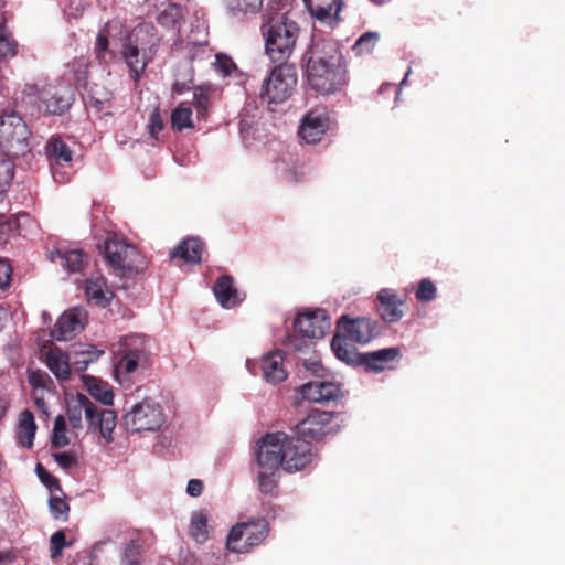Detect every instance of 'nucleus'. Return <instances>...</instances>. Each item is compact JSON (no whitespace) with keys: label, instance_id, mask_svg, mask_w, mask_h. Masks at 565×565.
Wrapping results in <instances>:
<instances>
[{"label":"nucleus","instance_id":"f257e3e1","mask_svg":"<svg viewBox=\"0 0 565 565\" xmlns=\"http://www.w3.org/2000/svg\"><path fill=\"white\" fill-rule=\"evenodd\" d=\"M305 58L308 85L317 93L337 94L348 84L344 58L334 43L313 42Z\"/></svg>","mask_w":565,"mask_h":565},{"label":"nucleus","instance_id":"f03ea898","mask_svg":"<svg viewBox=\"0 0 565 565\" xmlns=\"http://www.w3.org/2000/svg\"><path fill=\"white\" fill-rule=\"evenodd\" d=\"M66 416L72 433L83 429V417L87 423V431L98 434L97 443L102 446L114 443L117 415L111 409H99L86 395L77 393L67 401Z\"/></svg>","mask_w":565,"mask_h":565},{"label":"nucleus","instance_id":"7ed1b4c3","mask_svg":"<svg viewBox=\"0 0 565 565\" xmlns=\"http://www.w3.org/2000/svg\"><path fill=\"white\" fill-rule=\"evenodd\" d=\"M257 446L267 449L270 457L277 458L280 468L290 473L309 467L317 458L309 440L284 431L266 434Z\"/></svg>","mask_w":565,"mask_h":565},{"label":"nucleus","instance_id":"20e7f679","mask_svg":"<svg viewBox=\"0 0 565 565\" xmlns=\"http://www.w3.org/2000/svg\"><path fill=\"white\" fill-rule=\"evenodd\" d=\"M159 43L160 38L156 28L147 22L139 23L125 35L120 55L135 82L141 78L148 64L153 60Z\"/></svg>","mask_w":565,"mask_h":565},{"label":"nucleus","instance_id":"39448f33","mask_svg":"<svg viewBox=\"0 0 565 565\" xmlns=\"http://www.w3.org/2000/svg\"><path fill=\"white\" fill-rule=\"evenodd\" d=\"M298 25L285 18L271 19L264 26L265 50L273 63H286L291 56L298 38Z\"/></svg>","mask_w":565,"mask_h":565},{"label":"nucleus","instance_id":"423d86ee","mask_svg":"<svg viewBox=\"0 0 565 565\" xmlns=\"http://www.w3.org/2000/svg\"><path fill=\"white\" fill-rule=\"evenodd\" d=\"M167 422L164 407L153 398H143L134 404L124 415V423L131 434L159 431Z\"/></svg>","mask_w":565,"mask_h":565},{"label":"nucleus","instance_id":"0eeeda50","mask_svg":"<svg viewBox=\"0 0 565 565\" xmlns=\"http://www.w3.org/2000/svg\"><path fill=\"white\" fill-rule=\"evenodd\" d=\"M268 532L269 524L263 518L237 523L227 535L226 548L236 554L249 553L265 541Z\"/></svg>","mask_w":565,"mask_h":565},{"label":"nucleus","instance_id":"6e6552de","mask_svg":"<svg viewBox=\"0 0 565 565\" xmlns=\"http://www.w3.org/2000/svg\"><path fill=\"white\" fill-rule=\"evenodd\" d=\"M23 95L34 103L39 110L60 115L71 106V92L65 85L25 84Z\"/></svg>","mask_w":565,"mask_h":565},{"label":"nucleus","instance_id":"1a4fd4ad","mask_svg":"<svg viewBox=\"0 0 565 565\" xmlns=\"http://www.w3.org/2000/svg\"><path fill=\"white\" fill-rule=\"evenodd\" d=\"M29 127L15 113L0 116V149L9 157H19L29 151Z\"/></svg>","mask_w":565,"mask_h":565},{"label":"nucleus","instance_id":"9d476101","mask_svg":"<svg viewBox=\"0 0 565 565\" xmlns=\"http://www.w3.org/2000/svg\"><path fill=\"white\" fill-rule=\"evenodd\" d=\"M296 84L295 68L287 63H281L264 79L259 96L268 104H280L291 95Z\"/></svg>","mask_w":565,"mask_h":565},{"label":"nucleus","instance_id":"9b49d317","mask_svg":"<svg viewBox=\"0 0 565 565\" xmlns=\"http://www.w3.org/2000/svg\"><path fill=\"white\" fill-rule=\"evenodd\" d=\"M334 115L327 108H313L307 111L299 125L298 136L307 145H316L328 134L337 129Z\"/></svg>","mask_w":565,"mask_h":565},{"label":"nucleus","instance_id":"f8f14e48","mask_svg":"<svg viewBox=\"0 0 565 565\" xmlns=\"http://www.w3.org/2000/svg\"><path fill=\"white\" fill-rule=\"evenodd\" d=\"M124 345L127 347V351L115 364V376L117 380L122 374L127 375L138 370H146L150 365V353L146 348V338L143 335H128L124 339Z\"/></svg>","mask_w":565,"mask_h":565},{"label":"nucleus","instance_id":"ddd939ff","mask_svg":"<svg viewBox=\"0 0 565 565\" xmlns=\"http://www.w3.org/2000/svg\"><path fill=\"white\" fill-rule=\"evenodd\" d=\"M331 317L324 309H306L294 321L295 330L303 338L319 340L331 329Z\"/></svg>","mask_w":565,"mask_h":565},{"label":"nucleus","instance_id":"4468645a","mask_svg":"<svg viewBox=\"0 0 565 565\" xmlns=\"http://www.w3.org/2000/svg\"><path fill=\"white\" fill-rule=\"evenodd\" d=\"M108 264L118 271L132 270L138 267L139 253L134 245L118 237H108L104 245Z\"/></svg>","mask_w":565,"mask_h":565},{"label":"nucleus","instance_id":"2eb2a0df","mask_svg":"<svg viewBox=\"0 0 565 565\" xmlns=\"http://www.w3.org/2000/svg\"><path fill=\"white\" fill-rule=\"evenodd\" d=\"M334 414L331 412H312L296 426V435L310 443L335 433Z\"/></svg>","mask_w":565,"mask_h":565},{"label":"nucleus","instance_id":"dca6fc26","mask_svg":"<svg viewBox=\"0 0 565 565\" xmlns=\"http://www.w3.org/2000/svg\"><path fill=\"white\" fill-rule=\"evenodd\" d=\"M257 447L255 470L257 486L262 493L271 494L278 484L280 466L277 463V458L270 457L267 449Z\"/></svg>","mask_w":565,"mask_h":565},{"label":"nucleus","instance_id":"f3484780","mask_svg":"<svg viewBox=\"0 0 565 565\" xmlns=\"http://www.w3.org/2000/svg\"><path fill=\"white\" fill-rule=\"evenodd\" d=\"M338 332L351 342L366 344L379 333L377 323L370 318L349 319L343 316L338 321Z\"/></svg>","mask_w":565,"mask_h":565},{"label":"nucleus","instance_id":"a211bd4d","mask_svg":"<svg viewBox=\"0 0 565 565\" xmlns=\"http://www.w3.org/2000/svg\"><path fill=\"white\" fill-rule=\"evenodd\" d=\"M86 322V310L82 307H75L58 317L51 335L56 341L72 340L84 329Z\"/></svg>","mask_w":565,"mask_h":565},{"label":"nucleus","instance_id":"6ab92c4d","mask_svg":"<svg viewBox=\"0 0 565 565\" xmlns=\"http://www.w3.org/2000/svg\"><path fill=\"white\" fill-rule=\"evenodd\" d=\"M127 32L128 31L122 20H120L119 18H114L109 20L98 31L95 40L94 51L97 58L102 63H108L115 56L114 52L109 50V39H119L122 42Z\"/></svg>","mask_w":565,"mask_h":565},{"label":"nucleus","instance_id":"aec40b11","mask_svg":"<svg viewBox=\"0 0 565 565\" xmlns=\"http://www.w3.org/2000/svg\"><path fill=\"white\" fill-rule=\"evenodd\" d=\"M340 395V387L331 381H321L316 379L303 385L297 391L298 401H308L310 403L324 404L337 399Z\"/></svg>","mask_w":565,"mask_h":565},{"label":"nucleus","instance_id":"412c9836","mask_svg":"<svg viewBox=\"0 0 565 565\" xmlns=\"http://www.w3.org/2000/svg\"><path fill=\"white\" fill-rule=\"evenodd\" d=\"M309 14L328 26H334L339 21L342 8L341 0H303Z\"/></svg>","mask_w":565,"mask_h":565},{"label":"nucleus","instance_id":"4be33fe9","mask_svg":"<svg viewBox=\"0 0 565 565\" xmlns=\"http://www.w3.org/2000/svg\"><path fill=\"white\" fill-rule=\"evenodd\" d=\"M263 379L269 384H278L287 379L285 354L281 350L270 351L260 359Z\"/></svg>","mask_w":565,"mask_h":565},{"label":"nucleus","instance_id":"5701e85b","mask_svg":"<svg viewBox=\"0 0 565 565\" xmlns=\"http://www.w3.org/2000/svg\"><path fill=\"white\" fill-rule=\"evenodd\" d=\"M213 292L217 302L224 309H233L245 299V294L234 287L232 277L227 275L217 278Z\"/></svg>","mask_w":565,"mask_h":565},{"label":"nucleus","instance_id":"b1692460","mask_svg":"<svg viewBox=\"0 0 565 565\" xmlns=\"http://www.w3.org/2000/svg\"><path fill=\"white\" fill-rule=\"evenodd\" d=\"M379 313L386 322H396L403 317L401 306L403 301L398 298L395 290L383 288L377 294Z\"/></svg>","mask_w":565,"mask_h":565},{"label":"nucleus","instance_id":"393cba45","mask_svg":"<svg viewBox=\"0 0 565 565\" xmlns=\"http://www.w3.org/2000/svg\"><path fill=\"white\" fill-rule=\"evenodd\" d=\"M401 356V351L397 348H384L377 351L363 354L361 365L367 371L380 373L385 370L392 369L391 363L397 361Z\"/></svg>","mask_w":565,"mask_h":565},{"label":"nucleus","instance_id":"a878e982","mask_svg":"<svg viewBox=\"0 0 565 565\" xmlns=\"http://www.w3.org/2000/svg\"><path fill=\"white\" fill-rule=\"evenodd\" d=\"M354 342H351L342 333L338 332L334 334L331 341V349L334 355L348 365H358L362 363L363 354H360Z\"/></svg>","mask_w":565,"mask_h":565},{"label":"nucleus","instance_id":"bb28decb","mask_svg":"<svg viewBox=\"0 0 565 565\" xmlns=\"http://www.w3.org/2000/svg\"><path fill=\"white\" fill-rule=\"evenodd\" d=\"M45 364L54 376L60 381H65L71 374V362L67 353L58 347H51L45 353Z\"/></svg>","mask_w":565,"mask_h":565},{"label":"nucleus","instance_id":"cd10ccee","mask_svg":"<svg viewBox=\"0 0 565 565\" xmlns=\"http://www.w3.org/2000/svg\"><path fill=\"white\" fill-rule=\"evenodd\" d=\"M46 153L52 166L53 177L60 182L61 180L57 177L56 167L70 163L73 158V152L61 138L53 137L47 141Z\"/></svg>","mask_w":565,"mask_h":565},{"label":"nucleus","instance_id":"c85d7f7f","mask_svg":"<svg viewBox=\"0 0 565 565\" xmlns=\"http://www.w3.org/2000/svg\"><path fill=\"white\" fill-rule=\"evenodd\" d=\"M203 244L199 238L190 237L182 241L171 253V258H181L188 264H199L202 258Z\"/></svg>","mask_w":565,"mask_h":565},{"label":"nucleus","instance_id":"c756f323","mask_svg":"<svg viewBox=\"0 0 565 565\" xmlns=\"http://www.w3.org/2000/svg\"><path fill=\"white\" fill-rule=\"evenodd\" d=\"M85 294L89 302L99 307H106L114 294L108 289L106 280L103 277H92L86 280Z\"/></svg>","mask_w":565,"mask_h":565},{"label":"nucleus","instance_id":"7c9ffc66","mask_svg":"<svg viewBox=\"0 0 565 565\" xmlns=\"http://www.w3.org/2000/svg\"><path fill=\"white\" fill-rule=\"evenodd\" d=\"M50 259L61 265L68 274L77 273L84 267V255L81 249L50 252Z\"/></svg>","mask_w":565,"mask_h":565},{"label":"nucleus","instance_id":"2f4dec72","mask_svg":"<svg viewBox=\"0 0 565 565\" xmlns=\"http://www.w3.org/2000/svg\"><path fill=\"white\" fill-rule=\"evenodd\" d=\"M36 433V424L33 414L25 409L20 413L17 426V438L21 446L32 448Z\"/></svg>","mask_w":565,"mask_h":565},{"label":"nucleus","instance_id":"473e14b6","mask_svg":"<svg viewBox=\"0 0 565 565\" xmlns=\"http://www.w3.org/2000/svg\"><path fill=\"white\" fill-rule=\"evenodd\" d=\"M83 382L87 392L95 399L107 406L113 405L114 392L111 386L107 382H104L100 379L89 375H84Z\"/></svg>","mask_w":565,"mask_h":565},{"label":"nucleus","instance_id":"72a5a7b5","mask_svg":"<svg viewBox=\"0 0 565 565\" xmlns=\"http://www.w3.org/2000/svg\"><path fill=\"white\" fill-rule=\"evenodd\" d=\"M215 90L210 85L193 87V106L199 120H206L209 117L212 99Z\"/></svg>","mask_w":565,"mask_h":565},{"label":"nucleus","instance_id":"f704fd0d","mask_svg":"<svg viewBox=\"0 0 565 565\" xmlns=\"http://www.w3.org/2000/svg\"><path fill=\"white\" fill-rule=\"evenodd\" d=\"M264 0H224L227 13L236 19H245L257 14Z\"/></svg>","mask_w":565,"mask_h":565},{"label":"nucleus","instance_id":"c9c22d12","mask_svg":"<svg viewBox=\"0 0 565 565\" xmlns=\"http://www.w3.org/2000/svg\"><path fill=\"white\" fill-rule=\"evenodd\" d=\"M192 109L185 103L179 104L171 113V126L175 130L190 129L194 127Z\"/></svg>","mask_w":565,"mask_h":565},{"label":"nucleus","instance_id":"e433bc0d","mask_svg":"<svg viewBox=\"0 0 565 565\" xmlns=\"http://www.w3.org/2000/svg\"><path fill=\"white\" fill-rule=\"evenodd\" d=\"M190 535L198 543H204L209 539L207 516L202 511H195L190 519Z\"/></svg>","mask_w":565,"mask_h":565},{"label":"nucleus","instance_id":"4c0bfd02","mask_svg":"<svg viewBox=\"0 0 565 565\" xmlns=\"http://www.w3.org/2000/svg\"><path fill=\"white\" fill-rule=\"evenodd\" d=\"M51 441L56 448L65 447L71 441V438L67 435L66 419L63 415L55 417Z\"/></svg>","mask_w":565,"mask_h":565},{"label":"nucleus","instance_id":"58836bf2","mask_svg":"<svg viewBox=\"0 0 565 565\" xmlns=\"http://www.w3.org/2000/svg\"><path fill=\"white\" fill-rule=\"evenodd\" d=\"M379 34L376 32H365L355 42L353 50L356 54H369L375 47L379 41Z\"/></svg>","mask_w":565,"mask_h":565},{"label":"nucleus","instance_id":"ea45409f","mask_svg":"<svg viewBox=\"0 0 565 565\" xmlns=\"http://www.w3.org/2000/svg\"><path fill=\"white\" fill-rule=\"evenodd\" d=\"M14 175V163L10 158H0V194L7 191Z\"/></svg>","mask_w":565,"mask_h":565},{"label":"nucleus","instance_id":"a19ab883","mask_svg":"<svg viewBox=\"0 0 565 565\" xmlns=\"http://www.w3.org/2000/svg\"><path fill=\"white\" fill-rule=\"evenodd\" d=\"M181 18V10L177 4H169L158 15V22L163 28H172L178 24Z\"/></svg>","mask_w":565,"mask_h":565},{"label":"nucleus","instance_id":"79ce46f5","mask_svg":"<svg viewBox=\"0 0 565 565\" xmlns=\"http://www.w3.org/2000/svg\"><path fill=\"white\" fill-rule=\"evenodd\" d=\"M213 67L214 71L223 77L231 76L233 73L237 72V67L232 58L223 53L215 55Z\"/></svg>","mask_w":565,"mask_h":565},{"label":"nucleus","instance_id":"37998d69","mask_svg":"<svg viewBox=\"0 0 565 565\" xmlns=\"http://www.w3.org/2000/svg\"><path fill=\"white\" fill-rule=\"evenodd\" d=\"M436 296L437 288L435 284L428 278H423L418 284V288L416 290V298L419 301H431L436 298Z\"/></svg>","mask_w":565,"mask_h":565},{"label":"nucleus","instance_id":"c03bdc74","mask_svg":"<svg viewBox=\"0 0 565 565\" xmlns=\"http://www.w3.org/2000/svg\"><path fill=\"white\" fill-rule=\"evenodd\" d=\"M50 512L56 520L65 521L68 516L70 507L60 497H51L49 500Z\"/></svg>","mask_w":565,"mask_h":565},{"label":"nucleus","instance_id":"a18cd8bd","mask_svg":"<svg viewBox=\"0 0 565 565\" xmlns=\"http://www.w3.org/2000/svg\"><path fill=\"white\" fill-rule=\"evenodd\" d=\"M211 56V50L207 47L206 40L193 42L188 52L189 60L193 63L195 61H203Z\"/></svg>","mask_w":565,"mask_h":565},{"label":"nucleus","instance_id":"49530a36","mask_svg":"<svg viewBox=\"0 0 565 565\" xmlns=\"http://www.w3.org/2000/svg\"><path fill=\"white\" fill-rule=\"evenodd\" d=\"M163 122L158 108H154L150 116L148 122V132L152 139H158L159 132L162 130Z\"/></svg>","mask_w":565,"mask_h":565},{"label":"nucleus","instance_id":"de8ad7c7","mask_svg":"<svg viewBox=\"0 0 565 565\" xmlns=\"http://www.w3.org/2000/svg\"><path fill=\"white\" fill-rule=\"evenodd\" d=\"M15 44L10 41L3 26H0V57L15 55Z\"/></svg>","mask_w":565,"mask_h":565},{"label":"nucleus","instance_id":"09e8293b","mask_svg":"<svg viewBox=\"0 0 565 565\" xmlns=\"http://www.w3.org/2000/svg\"><path fill=\"white\" fill-rule=\"evenodd\" d=\"M53 458L64 470H68L76 465V456L70 451L53 454Z\"/></svg>","mask_w":565,"mask_h":565},{"label":"nucleus","instance_id":"8fccbe9b","mask_svg":"<svg viewBox=\"0 0 565 565\" xmlns=\"http://www.w3.org/2000/svg\"><path fill=\"white\" fill-rule=\"evenodd\" d=\"M65 534L63 531H57L51 536V556L56 558L61 555L62 548L65 546Z\"/></svg>","mask_w":565,"mask_h":565},{"label":"nucleus","instance_id":"3c124183","mask_svg":"<svg viewBox=\"0 0 565 565\" xmlns=\"http://www.w3.org/2000/svg\"><path fill=\"white\" fill-rule=\"evenodd\" d=\"M99 356L100 352H93L92 358H83L78 355V352H76L72 362V366L76 372H83L87 369L88 364H90L94 361H97Z\"/></svg>","mask_w":565,"mask_h":565},{"label":"nucleus","instance_id":"603ef678","mask_svg":"<svg viewBox=\"0 0 565 565\" xmlns=\"http://www.w3.org/2000/svg\"><path fill=\"white\" fill-rule=\"evenodd\" d=\"M17 226L22 233L23 231L32 230L33 227H36V224L34 220L30 216L28 213H20L17 215Z\"/></svg>","mask_w":565,"mask_h":565},{"label":"nucleus","instance_id":"864d4df0","mask_svg":"<svg viewBox=\"0 0 565 565\" xmlns=\"http://www.w3.org/2000/svg\"><path fill=\"white\" fill-rule=\"evenodd\" d=\"M10 278H11L10 265L6 260L0 259V289H4L9 286Z\"/></svg>","mask_w":565,"mask_h":565},{"label":"nucleus","instance_id":"5fc2aeb1","mask_svg":"<svg viewBox=\"0 0 565 565\" xmlns=\"http://www.w3.org/2000/svg\"><path fill=\"white\" fill-rule=\"evenodd\" d=\"M204 489L203 482L200 479H191L186 486V493L190 497L198 498L202 494Z\"/></svg>","mask_w":565,"mask_h":565},{"label":"nucleus","instance_id":"6e6d98bb","mask_svg":"<svg viewBox=\"0 0 565 565\" xmlns=\"http://www.w3.org/2000/svg\"><path fill=\"white\" fill-rule=\"evenodd\" d=\"M303 367L306 371L315 375L316 377L322 376L323 367L318 360H303L302 362Z\"/></svg>","mask_w":565,"mask_h":565},{"label":"nucleus","instance_id":"4d7b16f0","mask_svg":"<svg viewBox=\"0 0 565 565\" xmlns=\"http://www.w3.org/2000/svg\"><path fill=\"white\" fill-rule=\"evenodd\" d=\"M124 557L129 565H137L139 563V547L134 544L128 546L125 550Z\"/></svg>","mask_w":565,"mask_h":565},{"label":"nucleus","instance_id":"13d9d810","mask_svg":"<svg viewBox=\"0 0 565 565\" xmlns=\"http://www.w3.org/2000/svg\"><path fill=\"white\" fill-rule=\"evenodd\" d=\"M29 382L34 387H43L44 386V380L40 373L32 372L29 375Z\"/></svg>","mask_w":565,"mask_h":565},{"label":"nucleus","instance_id":"bf43d9fd","mask_svg":"<svg viewBox=\"0 0 565 565\" xmlns=\"http://www.w3.org/2000/svg\"><path fill=\"white\" fill-rule=\"evenodd\" d=\"M42 481L46 484V487L53 491L54 489L57 491H61L58 482L52 478L51 476H46L45 478H42Z\"/></svg>","mask_w":565,"mask_h":565},{"label":"nucleus","instance_id":"052dcab7","mask_svg":"<svg viewBox=\"0 0 565 565\" xmlns=\"http://www.w3.org/2000/svg\"><path fill=\"white\" fill-rule=\"evenodd\" d=\"M285 180L288 182H297L299 180L298 172L296 168H291L286 171Z\"/></svg>","mask_w":565,"mask_h":565},{"label":"nucleus","instance_id":"680f3d73","mask_svg":"<svg viewBox=\"0 0 565 565\" xmlns=\"http://www.w3.org/2000/svg\"><path fill=\"white\" fill-rule=\"evenodd\" d=\"M188 89H189V87L186 86V84L180 83V82L174 83V85L172 87V90L178 95L183 94Z\"/></svg>","mask_w":565,"mask_h":565},{"label":"nucleus","instance_id":"e2e57ef3","mask_svg":"<svg viewBox=\"0 0 565 565\" xmlns=\"http://www.w3.org/2000/svg\"><path fill=\"white\" fill-rule=\"evenodd\" d=\"M93 352H100V355L104 353L103 350H96L94 347H88L85 351L78 352V355L83 358H92Z\"/></svg>","mask_w":565,"mask_h":565},{"label":"nucleus","instance_id":"0e129e2a","mask_svg":"<svg viewBox=\"0 0 565 565\" xmlns=\"http://www.w3.org/2000/svg\"><path fill=\"white\" fill-rule=\"evenodd\" d=\"M34 402H35V405H36L41 411H43L44 413H46V405H45V402H44V398H43V397L34 396Z\"/></svg>","mask_w":565,"mask_h":565},{"label":"nucleus","instance_id":"69168bd1","mask_svg":"<svg viewBox=\"0 0 565 565\" xmlns=\"http://www.w3.org/2000/svg\"><path fill=\"white\" fill-rule=\"evenodd\" d=\"M9 228V225L4 221L3 216H0V235L4 234V232Z\"/></svg>","mask_w":565,"mask_h":565},{"label":"nucleus","instance_id":"338daca9","mask_svg":"<svg viewBox=\"0 0 565 565\" xmlns=\"http://www.w3.org/2000/svg\"><path fill=\"white\" fill-rule=\"evenodd\" d=\"M409 73H411V70L407 71L405 77L402 79V82L399 84V88L406 84Z\"/></svg>","mask_w":565,"mask_h":565},{"label":"nucleus","instance_id":"774afa93","mask_svg":"<svg viewBox=\"0 0 565 565\" xmlns=\"http://www.w3.org/2000/svg\"><path fill=\"white\" fill-rule=\"evenodd\" d=\"M7 411V405L1 404L0 405V416H2Z\"/></svg>","mask_w":565,"mask_h":565}]
</instances>
